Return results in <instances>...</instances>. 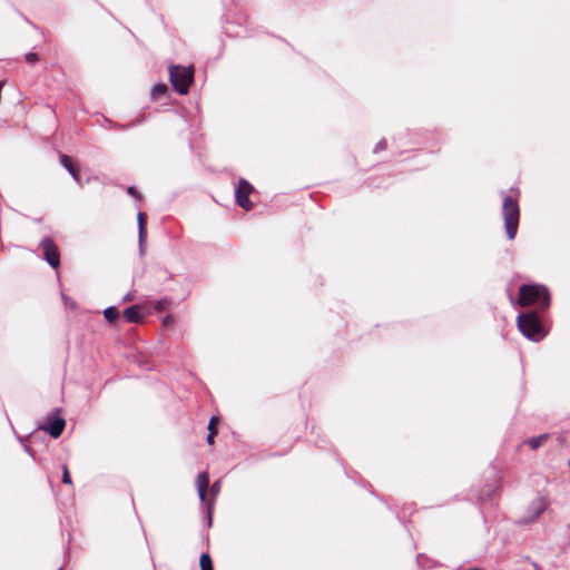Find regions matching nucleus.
<instances>
[{
    "instance_id": "nucleus-1",
    "label": "nucleus",
    "mask_w": 570,
    "mask_h": 570,
    "mask_svg": "<svg viewBox=\"0 0 570 570\" xmlns=\"http://www.w3.org/2000/svg\"><path fill=\"white\" fill-rule=\"evenodd\" d=\"M550 293L548 288L540 284H523L519 287L518 305L527 307L538 305L540 312L550 306Z\"/></svg>"
},
{
    "instance_id": "nucleus-2",
    "label": "nucleus",
    "mask_w": 570,
    "mask_h": 570,
    "mask_svg": "<svg viewBox=\"0 0 570 570\" xmlns=\"http://www.w3.org/2000/svg\"><path fill=\"white\" fill-rule=\"evenodd\" d=\"M502 214L505 234L510 240L515 238L520 220L519 191L511 190V195L503 198Z\"/></svg>"
},
{
    "instance_id": "nucleus-3",
    "label": "nucleus",
    "mask_w": 570,
    "mask_h": 570,
    "mask_svg": "<svg viewBox=\"0 0 570 570\" xmlns=\"http://www.w3.org/2000/svg\"><path fill=\"white\" fill-rule=\"evenodd\" d=\"M518 328L529 340L539 342L544 336L543 325L535 312H527L518 316Z\"/></svg>"
},
{
    "instance_id": "nucleus-4",
    "label": "nucleus",
    "mask_w": 570,
    "mask_h": 570,
    "mask_svg": "<svg viewBox=\"0 0 570 570\" xmlns=\"http://www.w3.org/2000/svg\"><path fill=\"white\" fill-rule=\"evenodd\" d=\"M194 71L190 67L171 66L169 68V78L173 87L181 95L188 92L193 82Z\"/></svg>"
},
{
    "instance_id": "nucleus-5",
    "label": "nucleus",
    "mask_w": 570,
    "mask_h": 570,
    "mask_svg": "<svg viewBox=\"0 0 570 570\" xmlns=\"http://www.w3.org/2000/svg\"><path fill=\"white\" fill-rule=\"evenodd\" d=\"M253 190V186L245 179H240L236 188V202L245 210H249L253 207L249 200V195Z\"/></svg>"
},
{
    "instance_id": "nucleus-6",
    "label": "nucleus",
    "mask_w": 570,
    "mask_h": 570,
    "mask_svg": "<svg viewBox=\"0 0 570 570\" xmlns=\"http://www.w3.org/2000/svg\"><path fill=\"white\" fill-rule=\"evenodd\" d=\"M41 248L43 252V258L48 262V264L53 268H58L60 264V256L58 248L56 247L51 238H43L41 240Z\"/></svg>"
},
{
    "instance_id": "nucleus-7",
    "label": "nucleus",
    "mask_w": 570,
    "mask_h": 570,
    "mask_svg": "<svg viewBox=\"0 0 570 570\" xmlns=\"http://www.w3.org/2000/svg\"><path fill=\"white\" fill-rule=\"evenodd\" d=\"M66 426V421L60 417V416H57L55 419H52L48 425L43 426L42 429L45 431H47L52 438H58L61 435L63 429Z\"/></svg>"
},
{
    "instance_id": "nucleus-8",
    "label": "nucleus",
    "mask_w": 570,
    "mask_h": 570,
    "mask_svg": "<svg viewBox=\"0 0 570 570\" xmlns=\"http://www.w3.org/2000/svg\"><path fill=\"white\" fill-rule=\"evenodd\" d=\"M548 505L549 501L547 498H539L538 500H535L533 502V514L531 518L525 519L524 522L529 523L535 521L541 515V513L546 511Z\"/></svg>"
},
{
    "instance_id": "nucleus-9",
    "label": "nucleus",
    "mask_w": 570,
    "mask_h": 570,
    "mask_svg": "<svg viewBox=\"0 0 570 570\" xmlns=\"http://www.w3.org/2000/svg\"><path fill=\"white\" fill-rule=\"evenodd\" d=\"M209 484V475L207 472H202L197 475L196 485L198 489V495L202 501L206 499V491Z\"/></svg>"
},
{
    "instance_id": "nucleus-10",
    "label": "nucleus",
    "mask_w": 570,
    "mask_h": 570,
    "mask_svg": "<svg viewBox=\"0 0 570 570\" xmlns=\"http://www.w3.org/2000/svg\"><path fill=\"white\" fill-rule=\"evenodd\" d=\"M124 316L130 323H138L144 318L142 308L138 305L128 307L125 309Z\"/></svg>"
},
{
    "instance_id": "nucleus-11",
    "label": "nucleus",
    "mask_w": 570,
    "mask_h": 570,
    "mask_svg": "<svg viewBox=\"0 0 570 570\" xmlns=\"http://www.w3.org/2000/svg\"><path fill=\"white\" fill-rule=\"evenodd\" d=\"M60 163L69 171V174L73 177L76 181H80L79 169L73 165L72 159L69 156L62 155L60 157Z\"/></svg>"
},
{
    "instance_id": "nucleus-12",
    "label": "nucleus",
    "mask_w": 570,
    "mask_h": 570,
    "mask_svg": "<svg viewBox=\"0 0 570 570\" xmlns=\"http://www.w3.org/2000/svg\"><path fill=\"white\" fill-rule=\"evenodd\" d=\"M138 226H139V242L142 243V240L146 237V215L144 213H138Z\"/></svg>"
},
{
    "instance_id": "nucleus-13",
    "label": "nucleus",
    "mask_w": 570,
    "mask_h": 570,
    "mask_svg": "<svg viewBox=\"0 0 570 570\" xmlns=\"http://www.w3.org/2000/svg\"><path fill=\"white\" fill-rule=\"evenodd\" d=\"M167 91V86L165 83H157L151 89V96L154 99H158L160 96L165 95Z\"/></svg>"
},
{
    "instance_id": "nucleus-14",
    "label": "nucleus",
    "mask_w": 570,
    "mask_h": 570,
    "mask_svg": "<svg viewBox=\"0 0 570 570\" xmlns=\"http://www.w3.org/2000/svg\"><path fill=\"white\" fill-rule=\"evenodd\" d=\"M118 311L116 307L114 306H110V307H107L105 311H104V316L105 318L108 321V322H115L117 318H118Z\"/></svg>"
},
{
    "instance_id": "nucleus-15",
    "label": "nucleus",
    "mask_w": 570,
    "mask_h": 570,
    "mask_svg": "<svg viewBox=\"0 0 570 570\" xmlns=\"http://www.w3.org/2000/svg\"><path fill=\"white\" fill-rule=\"evenodd\" d=\"M200 568L202 570H213L212 559L206 553L200 556Z\"/></svg>"
},
{
    "instance_id": "nucleus-16",
    "label": "nucleus",
    "mask_w": 570,
    "mask_h": 570,
    "mask_svg": "<svg viewBox=\"0 0 570 570\" xmlns=\"http://www.w3.org/2000/svg\"><path fill=\"white\" fill-rule=\"evenodd\" d=\"M547 439H548L547 435H540L537 438H532L531 440H529V445L531 446V449L535 450L540 445H542L547 441Z\"/></svg>"
},
{
    "instance_id": "nucleus-17",
    "label": "nucleus",
    "mask_w": 570,
    "mask_h": 570,
    "mask_svg": "<svg viewBox=\"0 0 570 570\" xmlns=\"http://www.w3.org/2000/svg\"><path fill=\"white\" fill-rule=\"evenodd\" d=\"M62 482L66 484H71V478L67 465L62 468Z\"/></svg>"
},
{
    "instance_id": "nucleus-18",
    "label": "nucleus",
    "mask_w": 570,
    "mask_h": 570,
    "mask_svg": "<svg viewBox=\"0 0 570 570\" xmlns=\"http://www.w3.org/2000/svg\"><path fill=\"white\" fill-rule=\"evenodd\" d=\"M169 306L168 299H160L156 303L155 308L158 311H164Z\"/></svg>"
},
{
    "instance_id": "nucleus-19",
    "label": "nucleus",
    "mask_w": 570,
    "mask_h": 570,
    "mask_svg": "<svg viewBox=\"0 0 570 570\" xmlns=\"http://www.w3.org/2000/svg\"><path fill=\"white\" fill-rule=\"evenodd\" d=\"M217 423H218V419L216 416H213L209 420V423H208L209 433H212V431L217 433V429H216Z\"/></svg>"
},
{
    "instance_id": "nucleus-20",
    "label": "nucleus",
    "mask_w": 570,
    "mask_h": 570,
    "mask_svg": "<svg viewBox=\"0 0 570 570\" xmlns=\"http://www.w3.org/2000/svg\"><path fill=\"white\" fill-rule=\"evenodd\" d=\"M26 61L28 63H35L38 61V55L35 52H29L26 55Z\"/></svg>"
},
{
    "instance_id": "nucleus-21",
    "label": "nucleus",
    "mask_w": 570,
    "mask_h": 570,
    "mask_svg": "<svg viewBox=\"0 0 570 570\" xmlns=\"http://www.w3.org/2000/svg\"><path fill=\"white\" fill-rule=\"evenodd\" d=\"M164 326H171L174 324V317L168 315L163 320Z\"/></svg>"
},
{
    "instance_id": "nucleus-22",
    "label": "nucleus",
    "mask_w": 570,
    "mask_h": 570,
    "mask_svg": "<svg viewBox=\"0 0 570 570\" xmlns=\"http://www.w3.org/2000/svg\"><path fill=\"white\" fill-rule=\"evenodd\" d=\"M216 434H217V433H216V432H213V431H212V433H208V436H207V443H208V444H213V443H214V439H215V435H216Z\"/></svg>"
},
{
    "instance_id": "nucleus-23",
    "label": "nucleus",
    "mask_w": 570,
    "mask_h": 570,
    "mask_svg": "<svg viewBox=\"0 0 570 570\" xmlns=\"http://www.w3.org/2000/svg\"><path fill=\"white\" fill-rule=\"evenodd\" d=\"M128 194H130V195H132L135 197H139V194H138V191L136 190L135 187H129L128 188Z\"/></svg>"
},
{
    "instance_id": "nucleus-24",
    "label": "nucleus",
    "mask_w": 570,
    "mask_h": 570,
    "mask_svg": "<svg viewBox=\"0 0 570 570\" xmlns=\"http://www.w3.org/2000/svg\"><path fill=\"white\" fill-rule=\"evenodd\" d=\"M213 491H214V492H218V491H219V483H218V482H215V483L213 484Z\"/></svg>"
},
{
    "instance_id": "nucleus-25",
    "label": "nucleus",
    "mask_w": 570,
    "mask_h": 570,
    "mask_svg": "<svg viewBox=\"0 0 570 570\" xmlns=\"http://www.w3.org/2000/svg\"><path fill=\"white\" fill-rule=\"evenodd\" d=\"M379 146H380V148H385L386 142L380 144Z\"/></svg>"
},
{
    "instance_id": "nucleus-26",
    "label": "nucleus",
    "mask_w": 570,
    "mask_h": 570,
    "mask_svg": "<svg viewBox=\"0 0 570 570\" xmlns=\"http://www.w3.org/2000/svg\"><path fill=\"white\" fill-rule=\"evenodd\" d=\"M379 146H380V148H385L386 142L380 144Z\"/></svg>"
},
{
    "instance_id": "nucleus-27",
    "label": "nucleus",
    "mask_w": 570,
    "mask_h": 570,
    "mask_svg": "<svg viewBox=\"0 0 570 570\" xmlns=\"http://www.w3.org/2000/svg\"><path fill=\"white\" fill-rule=\"evenodd\" d=\"M59 570H61V569H59Z\"/></svg>"
}]
</instances>
